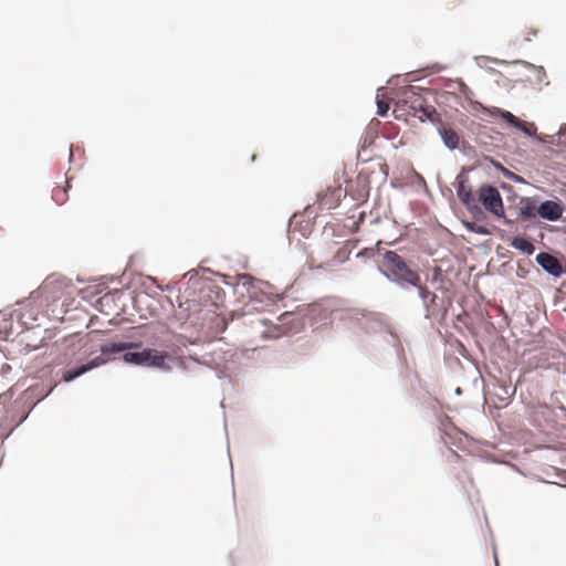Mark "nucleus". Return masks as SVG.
I'll return each instance as SVG.
<instances>
[{"instance_id":"nucleus-7","label":"nucleus","mask_w":566,"mask_h":566,"mask_svg":"<svg viewBox=\"0 0 566 566\" xmlns=\"http://www.w3.org/2000/svg\"><path fill=\"white\" fill-rule=\"evenodd\" d=\"M457 195L460 201L467 207V209L474 213V208H476V192L474 193L472 191V187L467 178L458 179Z\"/></svg>"},{"instance_id":"nucleus-17","label":"nucleus","mask_w":566,"mask_h":566,"mask_svg":"<svg viewBox=\"0 0 566 566\" xmlns=\"http://www.w3.org/2000/svg\"><path fill=\"white\" fill-rule=\"evenodd\" d=\"M378 107H379V112H378V114H379V115H381V116H384V115L386 114V111H387V108H388V107L386 106V108H385V109H381V105H380V104L378 105Z\"/></svg>"},{"instance_id":"nucleus-12","label":"nucleus","mask_w":566,"mask_h":566,"mask_svg":"<svg viewBox=\"0 0 566 566\" xmlns=\"http://www.w3.org/2000/svg\"><path fill=\"white\" fill-rule=\"evenodd\" d=\"M440 136L444 143V145L450 149H455L459 147L460 144V136L459 134L449 127H441L439 128Z\"/></svg>"},{"instance_id":"nucleus-2","label":"nucleus","mask_w":566,"mask_h":566,"mask_svg":"<svg viewBox=\"0 0 566 566\" xmlns=\"http://www.w3.org/2000/svg\"><path fill=\"white\" fill-rule=\"evenodd\" d=\"M384 265L388 277L400 283L411 286H419L420 275L412 270L406 261L395 251H387L384 254Z\"/></svg>"},{"instance_id":"nucleus-6","label":"nucleus","mask_w":566,"mask_h":566,"mask_svg":"<svg viewBox=\"0 0 566 566\" xmlns=\"http://www.w3.org/2000/svg\"><path fill=\"white\" fill-rule=\"evenodd\" d=\"M344 196L345 190H343L342 185L335 182L334 185L327 186L325 190L317 195V205L319 209H335L338 207Z\"/></svg>"},{"instance_id":"nucleus-18","label":"nucleus","mask_w":566,"mask_h":566,"mask_svg":"<svg viewBox=\"0 0 566 566\" xmlns=\"http://www.w3.org/2000/svg\"><path fill=\"white\" fill-rule=\"evenodd\" d=\"M108 300H109V297L107 295H105L104 297L101 298V302L103 303V302L108 301Z\"/></svg>"},{"instance_id":"nucleus-16","label":"nucleus","mask_w":566,"mask_h":566,"mask_svg":"<svg viewBox=\"0 0 566 566\" xmlns=\"http://www.w3.org/2000/svg\"><path fill=\"white\" fill-rule=\"evenodd\" d=\"M423 113L426 116L430 117L432 113H434L433 108H423Z\"/></svg>"},{"instance_id":"nucleus-3","label":"nucleus","mask_w":566,"mask_h":566,"mask_svg":"<svg viewBox=\"0 0 566 566\" xmlns=\"http://www.w3.org/2000/svg\"><path fill=\"white\" fill-rule=\"evenodd\" d=\"M475 200L476 208H474V213L481 212L480 206H482L486 211H489L496 218L505 217L503 200L500 191L495 187L490 185L481 186L476 190Z\"/></svg>"},{"instance_id":"nucleus-9","label":"nucleus","mask_w":566,"mask_h":566,"mask_svg":"<svg viewBox=\"0 0 566 566\" xmlns=\"http://www.w3.org/2000/svg\"><path fill=\"white\" fill-rule=\"evenodd\" d=\"M536 261L546 272H548L549 274H552L554 276H559L563 273V268H562L560 262L558 261L557 258H555L554 255H552L549 253H546V252L538 253L536 256Z\"/></svg>"},{"instance_id":"nucleus-10","label":"nucleus","mask_w":566,"mask_h":566,"mask_svg":"<svg viewBox=\"0 0 566 566\" xmlns=\"http://www.w3.org/2000/svg\"><path fill=\"white\" fill-rule=\"evenodd\" d=\"M418 293L426 308V317H431L434 315L437 310V295L428 290V287L421 284V280L419 281Z\"/></svg>"},{"instance_id":"nucleus-4","label":"nucleus","mask_w":566,"mask_h":566,"mask_svg":"<svg viewBox=\"0 0 566 566\" xmlns=\"http://www.w3.org/2000/svg\"><path fill=\"white\" fill-rule=\"evenodd\" d=\"M123 359L127 364L164 368L166 365L167 354L147 348L142 352L126 353L124 354Z\"/></svg>"},{"instance_id":"nucleus-14","label":"nucleus","mask_w":566,"mask_h":566,"mask_svg":"<svg viewBox=\"0 0 566 566\" xmlns=\"http://www.w3.org/2000/svg\"><path fill=\"white\" fill-rule=\"evenodd\" d=\"M464 226L471 232H474L478 234H483V235L490 234V231L488 230L486 227L476 224L475 222H464Z\"/></svg>"},{"instance_id":"nucleus-1","label":"nucleus","mask_w":566,"mask_h":566,"mask_svg":"<svg viewBox=\"0 0 566 566\" xmlns=\"http://www.w3.org/2000/svg\"><path fill=\"white\" fill-rule=\"evenodd\" d=\"M138 347V344L136 343H111L102 345L99 348L101 355L96 356L95 358L91 359L88 363L81 365L80 367L75 369L67 370L63 374V380L64 381H72L75 378L82 376L83 374L97 368L102 365H105L107 361L113 359V357L122 352H125L130 348Z\"/></svg>"},{"instance_id":"nucleus-8","label":"nucleus","mask_w":566,"mask_h":566,"mask_svg":"<svg viewBox=\"0 0 566 566\" xmlns=\"http://www.w3.org/2000/svg\"><path fill=\"white\" fill-rule=\"evenodd\" d=\"M564 212V207L553 200L542 202L537 208V214L548 221H557Z\"/></svg>"},{"instance_id":"nucleus-13","label":"nucleus","mask_w":566,"mask_h":566,"mask_svg":"<svg viewBox=\"0 0 566 566\" xmlns=\"http://www.w3.org/2000/svg\"><path fill=\"white\" fill-rule=\"evenodd\" d=\"M511 245L514 249L520 250L526 254H533L535 250L533 243L523 237L513 238V240L511 241Z\"/></svg>"},{"instance_id":"nucleus-5","label":"nucleus","mask_w":566,"mask_h":566,"mask_svg":"<svg viewBox=\"0 0 566 566\" xmlns=\"http://www.w3.org/2000/svg\"><path fill=\"white\" fill-rule=\"evenodd\" d=\"M492 116H497L503 119L510 126L521 130L526 136H533L536 133V127L533 123L521 120L518 117L513 115L509 111L501 109L499 107L485 108Z\"/></svg>"},{"instance_id":"nucleus-11","label":"nucleus","mask_w":566,"mask_h":566,"mask_svg":"<svg viewBox=\"0 0 566 566\" xmlns=\"http://www.w3.org/2000/svg\"><path fill=\"white\" fill-rule=\"evenodd\" d=\"M348 193L354 200L364 202L369 196V189L365 179L357 178L352 181L348 188L345 190V195Z\"/></svg>"},{"instance_id":"nucleus-15","label":"nucleus","mask_w":566,"mask_h":566,"mask_svg":"<svg viewBox=\"0 0 566 566\" xmlns=\"http://www.w3.org/2000/svg\"><path fill=\"white\" fill-rule=\"evenodd\" d=\"M52 198L56 203L62 205L66 200V189L61 187L54 188Z\"/></svg>"}]
</instances>
